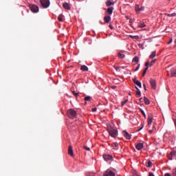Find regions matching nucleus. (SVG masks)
<instances>
[{
	"label": "nucleus",
	"instance_id": "1",
	"mask_svg": "<svg viewBox=\"0 0 176 176\" xmlns=\"http://www.w3.org/2000/svg\"><path fill=\"white\" fill-rule=\"evenodd\" d=\"M107 133H109V135L111 136L113 138H116L117 135H118L117 129L112 126H109L107 128Z\"/></svg>",
	"mask_w": 176,
	"mask_h": 176
},
{
	"label": "nucleus",
	"instance_id": "2",
	"mask_svg": "<svg viewBox=\"0 0 176 176\" xmlns=\"http://www.w3.org/2000/svg\"><path fill=\"white\" fill-rule=\"evenodd\" d=\"M67 115L70 119H74L76 118V111L74 109H69L68 111H67Z\"/></svg>",
	"mask_w": 176,
	"mask_h": 176
},
{
	"label": "nucleus",
	"instance_id": "3",
	"mask_svg": "<svg viewBox=\"0 0 176 176\" xmlns=\"http://www.w3.org/2000/svg\"><path fill=\"white\" fill-rule=\"evenodd\" d=\"M40 4L44 9H46L50 6V1L49 0H40Z\"/></svg>",
	"mask_w": 176,
	"mask_h": 176
},
{
	"label": "nucleus",
	"instance_id": "4",
	"mask_svg": "<svg viewBox=\"0 0 176 176\" xmlns=\"http://www.w3.org/2000/svg\"><path fill=\"white\" fill-rule=\"evenodd\" d=\"M30 9L33 13H37L38 12H39V7H38V6L36 5L30 6Z\"/></svg>",
	"mask_w": 176,
	"mask_h": 176
},
{
	"label": "nucleus",
	"instance_id": "5",
	"mask_svg": "<svg viewBox=\"0 0 176 176\" xmlns=\"http://www.w3.org/2000/svg\"><path fill=\"white\" fill-rule=\"evenodd\" d=\"M149 82L151 83V87H152V89H155L157 88V83L155 82V80L151 78Z\"/></svg>",
	"mask_w": 176,
	"mask_h": 176
},
{
	"label": "nucleus",
	"instance_id": "6",
	"mask_svg": "<svg viewBox=\"0 0 176 176\" xmlns=\"http://www.w3.org/2000/svg\"><path fill=\"white\" fill-rule=\"evenodd\" d=\"M144 10V7H141L140 8V6L136 4L135 5V11L138 13H139L140 12H142Z\"/></svg>",
	"mask_w": 176,
	"mask_h": 176
},
{
	"label": "nucleus",
	"instance_id": "7",
	"mask_svg": "<svg viewBox=\"0 0 176 176\" xmlns=\"http://www.w3.org/2000/svg\"><path fill=\"white\" fill-rule=\"evenodd\" d=\"M102 158L106 162L112 161V156L111 155H102Z\"/></svg>",
	"mask_w": 176,
	"mask_h": 176
},
{
	"label": "nucleus",
	"instance_id": "8",
	"mask_svg": "<svg viewBox=\"0 0 176 176\" xmlns=\"http://www.w3.org/2000/svg\"><path fill=\"white\" fill-rule=\"evenodd\" d=\"M104 176H115V173L110 170H107L104 173Z\"/></svg>",
	"mask_w": 176,
	"mask_h": 176
},
{
	"label": "nucleus",
	"instance_id": "9",
	"mask_svg": "<svg viewBox=\"0 0 176 176\" xmlns=\"http://www.w3.org/2000/svg\"><path fill=\"white\" fill-rule=\"evenodd\" d=\"M68 155H70V157H74L73 146L71 145H69L68 148Z\"/></svg>",
	"mask_w": 176,
	"mask_h": 176
},
{
	"label": "nucleus",
	"instance_id": "10",
	"mask_svg": "<svg viewBox=\"0 0 176 176\" xmlns=\"http://www.w3.org/2000/svg\"><path fill=\"white\" fill-rule=\"evenodd\" d=\"M135 147L136 148V149L138 151H140V150L142 149V148H144V144L143 143H138V144H136L135 146Z\"/></svg>",
	"mask_w": 176,
	"mask_h": 176
},
{
	"label": "nucleus",
	"instance_id": "11",
	"mask_svg": "<svg viewBox=\"0 0 176 176\" xmlns=\"http://www.w3.org/2000/svg\"><path fill=\"white\" fill-rule=\"evenodd\" d=\"M123 135L126 140H130L131 138V135L128 133V132H126V131H123Z\"/></svg>",
	"mask_w": 176,
	"mask_h": 176
},
{
	"label": "nucleus",
	"instance_id": "12",
	"mask_svg": "<svg viewBox=\"0 0 176 176\" xmlns=\"http://www.w3.org/2000/svg\"><path fill=\"white\" fill-rule=\"evenodd\" d=\"M111 20V16H104V21H105L106 23H108Z\"/></svg>",
	"mask_w": 176,
	"mask_h": 176
},
{
	"label": "nucleus",
	"instance_id": "13",
	"mask_svg": "<svg viewBox=\"0 0 176 176\" xmlns=\"http://www.w3.org/2000/svg\"><path fill=\"white\" fill-rule=\"evenodd\" d=\"M133 81L134 82L135 85H138V87L140 88H142L141 82L139 80H136V78H134Z\"/></svg>",
	"mask_w": 176,
	"mask_h": 176
},
{
	"label": "nucleus",
	"instance_id": "14",
	"mask_svg": "<svg viewBox=\"0 0 176 176\" xmlns=\"http://www.w3.org/2000/svg\"><path fill=\"white\" fill-rule=\"evenodd\" d=\"M113 12V7H110L109 8H107V10H106V12H107V14L111 15L112 12Z\"/></svg>",
	"mask_w": 176,
	"mask_h": 176
},
{
	"label": "nucleus",
	"instance_id": "15",
	"mask_svg": "<svg viewBox=\"0 0 176 176\" xmlns=\"http://www.w3.org/2000/svg\"><path fill=\"white\" fill-rule=\"evenodd\" d=\"M114 4H115V3L111 2V0L106 1V6H107V7L111 6H113Z\"/></svg>",
	"mask_w": 176,
	"mask_h": 176
},
{
	"label": "nucleus",
	"instance_id": "16",
	"mask_svg": "<svg viewBox=\"0 0 176 176\" xmlns=\"http://www.w3.org/2000/svg\"><path fill=\"white\" fill-rule=\"evenodd\" d=\"M153 122V117H152L151 116H148V126L152 124Z\"/></svg>",
	"mask_w": 176,
	"mask_h": 176
},
{
	"label": "nucleus",
	"instance_id": "17",
	"mask_svg": "<svg viewBox=\"0 0 176 176\" xmlns=\"http://www.w3.org/2000/svg\"><path fill=\"white\" fill-rule=\"evenodd\" d=\"M63 8L65 10H70V6L69 4H68V3H63Z\"/></svg>",
	"mask_w": 176,
	"mask_h": 176
},
{
	"label": "nucleus",
	"instance_id": "18",
	"mask_svg": "<svg viewBox=\"0 0 176 176\" xmlns=\"http://www.w3.org/2000/svg\"><path fill=\"white\" fill-rule=\"evenodd\" d=\"M170 73L171 77H175L176 76V69H171Z\"/></svg>",
	"mask_w": 176,
	"mask_h": 176
},
{
	"label": "nucleus",
	"instance_id": "19",
	"mask_svg": "<svg viewBox=\"0 0 176 176\" xmlns=\"http://www.w3.org/2000/svg\"><path fill=\"white\" fill-rule=\"evenodd\" d=\"M81 71H83V72H87L88 71V67L87 66L83 65H81Z\"/></svg>",
	"mask_w": 176,
	"mask_h": 176
},
{
	"label": "nucleus",
	"instance_id": "20",
	"mask_svg": "<svg viewBox=\"0 0 176 176\" xmlns=\"http://www.w3.org/2000/svg\"><path fill=\"white\" fill-rule=\"evenodd\" d=\"M133 63H135L136 64L139 63V57L135 56L134 58H133Z\"/></svg>",
	"mask_w": 176,
	"mask_h": 176
},
{
	"label": "nucleus",
	"instance_id": "21",
	"mask_svg": "<svg viewBox=\"0 0 176 176\" xmlns=\"http://www.w3.org/2000/svg\"><path fill=\"white\" fill-rule=\"evenodd\" d=\"M144 104H146V105H149V100H148V98L144 97Z\"/></svg>",
	"mask_w": 176,
	"mask_h": 176
},
{
	"label": "nucleus",
	"instance_id": "22",
	"mask_svg": "<svg viewBox=\"0 0 176 176\" xmlns=\"http://www.w3.org/2000/svg\"><path fill=\"white\" fill-rule=\"evenodd\" d=\"M153 164L151 161H148V162H147V164H146V166L147 168H152Z\"/></svg>",
	"mask_w": 176,
	"mask_h": 176
},
{
	"label": "nucleus",
	"instance_id": "23",
	"mask_svg": "<svg viewBox=\"0 0 176 176\" xmlns=\"http://www.w3.org/2000/svg\"><path fill=\"white\" fill-rule=\"evenodd\" d=\"M144 27H146V25L144 23V22H140L139 28H144Z\"/></svg>",
	"mask_w": 176,
	"mask_h": 176
},
{
	"label": "nucleus",
	"instance_id": "24",
	"mask_svg": "<svg viewBox=\"0 0 176 176\" xmlns=\"http://www.w3.org/2000/svg\"><path fill=\"white\" fill-rule=\"evenodd\" d=\"M156 55V52L155 51L153 52L152 54L149 56L150 58H154V57H155Z\"/></svg>",
	"mask_w": 176,
	"mask_h": 176
},
{
	"label": "nucleus",
	"instance_id": "25",
	"mask_svg": "<svg viewBox=\"0 0 176 176\" xmlns=\"http://www.w3.org/2000/svg\"><path fill=\"white\" fill-rule=\"evenodd\" d=\"M167 16H168V17H175V16H176V13L167 14Z\"/></svg>",
	"mask_w": 176,
	"mask_h": 176
},
{
	"label": "nucleus",
	"instance_id": "26",
	"mask_svg": "<svg viewBox=\"0 0 176 176\" xmlns=\"http://www.w3.org/2000/svg\"><path fill=\"white\" fill-rule=\"evenodd\" d=\"M124 57H126V56L124 54H121V53H118V58H124Z\"/></svg>",
	"mask_w": 176,
	"mask_h": 176
},
{
	"label": "nucleus",
	"instance_id": "27",
	"mask_svg": "<svg viewBox=\"0 0 176 176\" xmlns=\"http://www.w3.org/2000/svg\"><path fill=\"white\" fill-rule=\"evenodd\" d=\"M135 88L138 89V91H136V95L139 96H141V91H140L139 89L136 87H135Z\"/></svg>",
	"mask_w": 176,
	"mask_h": 176
},
{
	"label": "nucleus",
	"instance_id": "28",
	"mask_svg": "<svg viewBox=\"0 0 176 176\" xmlns=\"http://www.w3.org/2000/svg\"><path fill=\"white\" fill-rule=\"evenodd\" d=\"M63 15L62 14H59L58 16V21H63Z\"/></svg>",
	"mask_w": 176,
	"mask_h": 176
},
{
	"label": "nucleus",
	"instance_id": "29",
	"mask_svg": "<svg viewBox=\"0 0 176 176\" xmlns=\"http://www.w3.org/2000/svg\"><path fill=\"white\" fill-rule=\"evenodd\" d=\"M85 101H90L91 100V96H86L84 99Z\"/></svg>",
	"mask_w": 176,
	"mask_h": 176
},
{
	"label": "nucleus",
	"instance_id": "30",
	"mask_svg": "<svg viewBox=\"0 0 176 176\" xmlns=\"http://www.w3.org/2000/svg\"><path fill=\"white\" fill-rule=\"evenodd\" d=\"M129 38L131 39H138V36H129Z\"/></svg>",
	"mask_w": 176,
	"mask_h": 176
},
{
	"label": "nucleus",
	"instance_id": "31",
	"mask_svg": "<svg viewBox=\"0 0 176 176\" xmlns=\"http://www.w3.org/2000/svg\"><path fill=\"white\" fill-rule=\"evenodd\" d=\"M126 102H128V100H125L124 101L122 102L121 105L122 107L124 106Z\"/></svg>",
	"mask_w": 176,
	"mask_h": 176
},
{
	"label": "nucleus",
	"instance_id": "32",
	"mask_svg": "<svg viewBox=\"0 0 176 176\" xmlns=\"http://www.w3.org/2000/svg\"><path fill=\"white\" fill-rule=\"evenodd\" d=\"M72 93L75 97H78L79 96V93H75L74 91H72Z\"/></svg>",
	"mask_w": 176,
	"mask_h": 176
},
{
	"label": "nucleus",
	"instance_id": "33",
	"mask_svg": "<svg viewBox=\"0 0 176 176\" xmlns=\"http://www.w3.org/2000/svg\"><path fill=\"white\" fill-rule=\"evenodd\" d=\"M140 111L141 112V113L144 116V118H146V114L144 113V110L140 109Z\"/></svg>",
	"mask_w": 176,
	"mask_h": 176
},
{
	"label": "nucleus",
	"instance_id": "34",
	"mask_svg": "<svg viewBox=\"0 0 176 176\" xmlns=\"http://www.w3.org/2000/svg\"><path fill=\"white\" fill-rule=\"evenodd\" d=\"M172 176H176V168L172 171Z\"/></svg>",
	"mask_w": 176,
	"mask_h": 176
},
{
	"label": "nucleus",
	"instance_id": "35",
	"mask_svg": "<svg viewBox=\"0 0 176 176\" xmlns=\"http://www.w3.org/2000/svg\"><path fill=\"white\" fill-rule=\"evenodd\" d=\"M83 148L87 151H89V147H87V146H83Z\"/></svg>",
	"mask_w": 176,
	"mask_h": 176
},
{
	"label": "nucleus",
	"instance_id": "36",
	"mask_svg": "<svg viewBox=\"0 0 176 176\" xmlns=\"http://www.w3.org/2000/svg\"><path fill=\"white\" fill-rule=\"evenodd\" d=\"M155 63V59L151 61V63H149V64L151 65V66H153Z\"/></svg>",
	"mask_w": 176,
	"mask_h": 176
},
{
	"label": "nucleus",
	"instance_id": "37",
	"mask_svg": "<svg viewBox=\"0 0 176 176\" xmlns=\"http://www.w3.org/2000/svg\"><path fill=\"white\" fill-rule=\"evenodd\" d=\"M115 69L116 72H120V67H115Z\"/></svg>",
	"mask_w": 176,
	"mask_h": 176
},
{
	"label": "nucleus",
	"instance_id": "38",
	"mask_svg": "<svg viewBox=\"0 0 176 176\" xmlns=\"http://www.w3.org/2000/svg\"><path fill=\"white\" fill-rule=\"evenodd\" d=\"M144 66L146 67H148V66H151L150 63L148 61L146 62V63L144 64Z\"/></svg>",
	"mask_w": 176,
	"mask_h": 176
},
{
	"label": "nucleus",
	"instance_id": "39",
	"mask_svg": "<svg viewBox=\"0 0 176 176\" xmlns=\"http://www.w3.org/2000/svg\"><path fill=\"white\" fill-rule=\"evenodd\" d=\"M140 69V64L138 65V67H136V69H135V72L139 71Z\"/></svg>",
	"mask_w": 176,
	"mask_h": 176
},
{
	"label": "nucleus",
	"instance_id": "40",
	"mask_svg": "<svg viewBox=\"0 0 176 176\" xmlns=\"http://www.w3.org/2000/svg\"><path fill=\"white\" fill-rule=\"evenodd\" d=\"M109 28H110V29L111 30H113V26L111 24L109 25Z\"/></svg>",
	"mask_w": 176,
	"mask_h": 176
},
{
	"label": "nucleus",
	"instance_id": "41",
	"mask_svg": "<svg viewBox=\"0 0 176 176\" xmlns=\"http://www.w3.org/2000/svg\"><path fill=\"white\" fill-rule=\"evenodd\" d=\"M113 145H115V147H118V142H115V143H113Z\"/></svg>",
	"mask_w": 176,
	"mask_h": 176
},
{
	"label": "nucleus",
	"instance_id": "42",
	"mask_svg": "<svg viewBox=\"0 0 176 176\" xmlns=\"http://www.w3.org/2000/svg\"><path fill=\"white\" fill-rule=\"evenodd\" d=\"M171 43H173V39H170V41H168V43H167V44H171Z\"/></svg>",
	"mask_w": 176,
	"mask_h": 176
},
{
	"label": "nucleus",
	"instance_id": "43",
	"mask_svg": "<svg viewBox=\"0 0 176 176\" xmlns=\"http://www.w3.org/2000/svg\"><path fill=\"white\" fill-rule=\"evenodd\" d=\"M148 69V67H147L144 68V72H146Z\"/></svg>",
	"mask_w": 176,
	"mask_h": 176
},
{
	"label": "nucleus",
	"instance_id": "44",
	"mask_svg": "<svg viewBox=\"0 0 176 176\" xmlns=\"http://www.w3.org/2000/svg\"><path fill=\"white\" fill-rule=\"evenodd\" d=\"M92 111H93V112L97 111V108H94V109H92Z\"/></svg>",
	"mask_w": 176,
	"mask_h": 176
},
{
	"label": "nucleus",
	"instance_id": "45",
	"mask_svg": "<svg viewBox=\"0 0 176 176\" xmlns=\"http://www.w3.org/2000/svg\"><path fill=\"white\" fill-rule=\"evenodd\" d=\"M148 133H149L150 134L152 133H153V129L149 130V131H148Z\"/></svg>",
	"mask_w": 176,
	"mask_h": 176
},
{
	"label": "nucleus",
	"instance_id": "46",
	"mask_svg": "<svg viewBox=\"0 0 176 176\" xmlns=\"http://www.w3.org/2000/svg\"><path fill=\"white\" fill-rule=\"evenodd\" d=\"M164 176H171V175L170 173H165Z\"/></svg>",
	"mask_w": 176,
	"mask_h": 176
},
{
	"label": "nucleus",
	"instance_id": "47",
	"mask_svg": "<svg viewBox=\"0 0 176 176\" xmlns=\"http://www.w3.org/2000/svg\"><path fill=\"white\" fill-rule=\"evenodd\" d=\"M148 176H154V175H153V173H149Z\"/></svg>",
	"mask_w": 176,
	"mask_h": 176
},
{
	"label": "nucleus",
	"instance_id": "48",
	"mask_svg": "<svg viewBox=\"0 0 176 176\" xmlns=\"http://www.w3.org/2000/svg\"><path fill=\"white\" fill-rule=\"evenodd\" d=\"M144 91H147V89L146 88V85L144 84Z\"/></svg>",
	"mask_w": 176,
	"mask_h": 176
},
{
	"label": "nucleus",
	"instance_id": "49",
	"mask_svg": "<svg viewBox=\"0 0 176 176\" xmlns=\"http://www.w3.org/2000/svg\"><path fill=\"white\" fill-rule=\"evenodd\" d=\"M173 122H175V126L176 127V120L174 119V120H173Z\"/></svg>",
	"mask_w": 176,
	"mask_h": 176
},
{
	"label": "nucleus",
	"instance_id": "50",
	"mask_svg": "<svg viewBox=\"0 0 176 176\" xmlns=\"http://www.w3.org/2000/svg\"><path fill=\"white\" fill-rule=\"evenodd\" d=\"M145 74H146V72H144L142 73V76H144Z\"/></svg>",
	"mask_w": 176,
	"mask_h": 176
},
{
	"label": "nucleus",
	"instance_id": "51",
	"mask_svg": "<svg viewBox=\"0 0 176 176\" xmlns=\"http://www.w3.org/2000/svg\"><path fill=\"white\" fill-rule=\"evenodd\" d=\"M116 88V86H112V89H115Z\"/></svg>",
	"mask_w": 176,
	"mask_h": 176
},
{
	"label": "nucleus",
	"instance_id": "52",
	"mask_svg": "<svg viewBox=\"0 0 176 176\" xmlns=\"http://www.w3.org/2000/svg\"><path fill=\"white\" fill-rule=\"evenodd\" d=\"M142 100V98H140L139 100L141 101Z\"/></svg>",
	"mask_w": 176,
	"mask_h": 176
},
{
	"label": "nucleus",
	"instance_id": "53",
	"mask_svg": "<svg viewBox=\"0 0 176 176\" xmlns=\"http://www.w3.org/2000/svg\"><path fill=\"white\" fill-rule=\"evenodd\" d=\"M131 22H132L131 20H130V21H129V23H131Z\"/></svg>",
	"mask_w": 176,
	"mask_h": 176
},
{
	"label": "nucleus",
	"instance_id": "54",
	"mask_svg": "<svg viewBox=\"0 0 176 176\" xmlns=\"http://www.w3.org/2000/svg\"><path fill=\"white\" fill-rule=\"evenodd\" d=\"M142 128L140 129V130H142Z\"/></svg>",
	"mask_w": 176,
	"mask_h": 176
},
{
	"label": "nucleus",
	"instance_id": "55",
	"mask_svg": "<svg viewBox=\"0 0 176 176\" xmlns=\"http://www.w3.org/2000/svg\"><path fill=\"white\" fill-rule=\"evenodd\" d=\"M131 95V94L129 93V96Z\"/></svg>",
	"mask_w": 176,
	"mask_h": 176
}]
</instances>
